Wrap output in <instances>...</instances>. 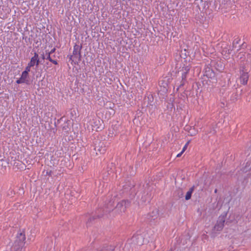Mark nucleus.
Instances as JSON below:
<instances>
[{"mask_svg":"<svg viewBox=\"0 0 251 251\" xmlns=\"http://www.w3.org/2000/svg\"><path fill=\"white\" fill-rule=\"evenodd\" d=\"M144 237L142 234H134L132 237L128 240V244H131V250H138V246H142L143 244Z\"/></svg>","mask_w":251,"mask_h":251,"instance_id":"3","label":"nucleus"},{"mask_svg":"<svg viewBox=\"0 0 251 251\" xmlns=\"http://www.w3.org/2000/svg\"><path fill=\"white\" fill-rule=\"evenodd\" d=\"M190 69V66L189 65H184L180 70V72H181V79L177 80L176 82V85L177 87L176 89L177 91L184 86L186 82L187 74L189 72Z\"/></svg>","mask_w":251,"mask_h":251,"instance_id":"2","label":"nucleus"},{"mask_svg":"<svg viewBox=\"0 0 251 251\" xmlns=\"http://www.w3.org/2000/svg\"><path fill=\"white\" fill-rule=\"evenodd\" d=\"M217 189H215V191H214V192H215V193H217Z\"/></svg>","mask_w":251,"mask_h":251,"instance_id":"27","label":"nucleus"},{"mask_svg":"<svg viewBox=\"0 0 251 251\" xmlns=\"http://www.w3.org/2000/svg\"><path fill=\"white\" fill-rule=\"evenodd\" d=\"M92 218H90L89 219L90 221H91Z\"/></svg>","mask_w":251,"mask_h":251,"instance_id":"30","label":"nucleus"},{"mask_svg":"<svg viewBox=\"0 0 251 251\" xmlns=\"http://www.w3.org/2000/svg\"><path fill=\"white\" fill-rule=\"evenodd\" d=\"M50 62H51V63H53L55 65H57L58 64L57 61L56 60H53L52 59L50 60Z\"/></svg>","mask_w":251,"mask_h":251,"instance_id":"23","label":"nucleus"},{"mask_svg":"<svg viewBox=\"0 0 251 251\" xmlns=\"http://www.w3.org/2000/svg\"><path fill=\"white\" fill-rule=\"evenodd\" d=\"M114 206V201H110L108 203L105 204V207L103 210L105 212H110L111 210H113Z\"/></svg>","mask_w":251,"mask_h":251,"instance_id":"10","label":"nucleus"},{"mask_svg":"<svg viewBox=\"0 0 251 251\" xmlns=\"http://www.w3.org/2000/svg\"><path fill=\"white\" fill-rule=\"evenodd\" d=\"M194 190V186L192 187L189 190V191L187 192L186 195L185 196V200H189L191 199L192 194Z\"/></svg>","mask_w":251,"mask_h":251,"instance_id":"12","label":"nucleus"},{"mask_svg":"<svg viewBox=\"0 0 251 251\" xmlns=\"http://www.w3.org/2000/svg\"><path fill=\"white\" fill-rule=\"evenodd\" d=\"M221 69L223 70V67L222 65L221 66Z\"/></svg>","mask_w":251,"mask_h":251,"instance_id":"26","label":"nucleus"},{"mask_svg":"<svg viewBox=\"0 0 251 251\" xmlns=\"http://www.w3.org/2000/svg\"><path fill=\"white\" fill-rule=\"evenodd\" d=\"M240 41V39L239 38H236L234 39V41H233L232 43V48H236V45L239 44V42Z\"/></svg>","mask_w":251,"mask_h":251,"instance_id":"14","label":"nucleus"},{"mask_svg":"<svg viewBox=\"0 0 251 251\" xmlns=\"http://www.w3.org/2000/svg\"><path fill=\"white\" fill-rule=\"evenodd\" d=\"M226 215H221L219 217L217 223L213 229V231H221L225 225Z\"/></svg>","mask_w":251,"mask_h":251,"instance_id":"6","label":"nucleus"},{"mask_svg":"<svg viewBox=\"0 0 251 251\" xmlns=\"http://www.w3.org/2000/svg\"><path fill=\"white\" fill-rule=\"evenodd\" d=\"M189 142H190V141H188V142L185 144V145H184V146L183 147V149H182V152H184V151L186 150V149H187V148L188 145H189Z\"/></svg>","mask_w":251,"mask_h":251,"instance_id":"20","label":"nucleus"},{"mask_svg":"<svg viewBox=\"0 0 251 251\" xmlns=\"http://www.w3.org/2000/svg\"><path fill=\"white\" fill-rule=\"evenodd\" d=\"M247 61L251 64V48L248 52L247 55Z\"/></svg>","mask_w":251,"mask_h":251,"instance_id":"15","label":"nucleus"},{"mask_svg":"<svg viewBox=\"0 0 251 251\" xmlns=\"http://www.w3.org/2000/svg\"><path fill=\"white\" fill-rule=\"evenodd\" d=\"M16 83L17 84H21V83H25V81H24L22 78L20 77L19 79L17 80Z\"/></svg>","mask_w":251,"mask_h":251,"instance_id":"19","label":"nucleus"},{"mask_svg":"<svg viewBox=\"0 0 251 251\" xmlns=\"http://www.w3.org/2000/svg\"><path fill=\"white\" fill-rule=\"evenodd\" d=\"M129 203L130 201L128 200H122L117 203L115 210L118 211L119 213L125 212Z\"/></svg>","mask_w":251,"mask_h":251,"instance_id":"7","label":"nucleus"},{"mask_svg":"<svg viewBox=\"0 0 251 251\" xmlns=\"http://www.w3.org/2000/svg\"><path fill=\"white\" fill-rule=\"evenodd\" d=\"M159 216V211L157 209H154L151 212H149L146 216L148 222H152L158 218Z\"/></svg>","mask_w":251,"mask_h":251,"instance_id":"8","label":"nucleus"},{"mask_svg":"<svg viewBox=\"0 0 251 251\" xmlns=\"http://www.w3.org/2000/svg\"><path fill=\"white\" fill-rule=\"evenodd\" d=\"M55 48H53L50 51H48V53H50V54H51L55 52Z\"/></svg>","mask_w":251,"mask_h":251,"instance_id":"22","label":"nucleus"},{"mask_svg":"<svg viewBox=\"0 0 251 251\" xmlns=\"http://www.w3.org/2000/svg\"><path fill=\"white\" fill-rule=\"evenodd\" d=\"M31 67H32V66H31V65H30V64L28 63L27 66L25 67L24 72L27 73V74H28V73L30 71V69Z\"/></svg>","mask_w":251,"mask_h":251,"instance_id":"17","label":"nucleus"},{"mask_svg":"<svg viewBox=\"0 0 251 251\" xmlns=\"http://www.w3.org/2000/svg\"><path fill=\"white\" fill-rule=\"evenodd\" d=\"M82 46L75 44L73 47V55H68L70 61L74 62L75 64H78L81 61V50Z\"/></svg>","mask_w":251,"mask_h":251,"instance_id":"4","label":"nucleus"},{"mask_svg":"<svg viewBox=\"0 0 251 251\" xmlns=\"http://www.w3.org/2000/svg\"><path fill=\"white\" fill-rule=\"evenodd\" d=\"M28 76V74H27V73H26V72L23 71L22 73V75L20 77L22 78V79H23L24 81H25V83H27V82L28 81L27 80Z\"/></svg>","mask_w":251,"mask_h":251,"instance_id":"13","label":"nucleus"},{"mask_svg":"<svg viewBox=\"0 0 251 251\" xmlns=\"http://www.w3.org/2000/svg\"><path fill=\"white\" fill-rule=\"evenodd\" d=\"M228 53L229 54L230 53V51H229V50H228Z\"/></svg>","mask_w":251,"mask_h":251,"instance_id":"28","label":"nucleus"},{"mask_svg":"<svg viewBox=\"0 0 251 251\" xmlns=\"http://www.w3.org/2000/svg\"><path fill=\"white\" fill-rule=\"evenodd\" d=\"M98 148V147H96L95 148V150H96V148Z\"/></svg>","mask_w":251,"mask_h":251,"instance_id":"29","label":"nucleus"},{"mask_svg":"<svg viewBox=\"0 0 251 251\" xmlns=\"http://www.w3.org/2000/svg\"><path fill=\"white\" fill-rule=\"evenodd\" d=\"M47 250H50L51 249H47Z\"/></svg>","mask_w":251,"mask_h":251,"instance_id":"31","label":"nucleus"},{"mask_svg":"<svg viewBox=\"0 0 251 251\" xmlns=\"http://www.w3.org/2000/svg\"><path fill=\"white\" fill-rule=\"evenodd\" d=\"M239 80L241 84L245 85L247 84L249 75V71L245 66L242 65L239 67Z\"/></svg>","mask_w":251,"mask_h":251,"instance_id":"5","label":"nucleus"},{"mask_svg":"<svg viewBox=\"0 0 251 251\" xmlns=\"http://www.w3.org/2000/svg\"><path fill=\"white\" fill-rule=\"evenodd\" d=\"M238 98V96L237 94H235V96L233 97V96H231V100H236Z\"/></svg>","mask_w":251,"mask_h":251,"instance_id":"21","label":"nucleus"},{"mask_svg":"<svg viewBox=\"0 0 251 251\" xmlns=\"http://www.w3.org/2000/svg\"><path fill=\"white\" fill-rule=\"evenodd\" d=\"M25 235L24 231L20 230L17 234L16 240L14 241L12 248L14 251L22 250L25 246Z\"/></svg>","mask_w":251,"mask_h":251,"instance_id":"1","label":"nucleus"},{"mask_svg":"<svg viewBox=\"0 0 251 251\" xmlns=\"http://www.w3.org/2000/svg\"><path fill=\"white\" fill-rule=\"evenodd\" d=\"M28 63L32 67L34 66H38L40 63V59L39 58V55L37 52H34V56L31 58L30 61Z\"/></svg>","mask_w":251,"mask_h":251,"instance_id":"9","label":"nucleus"},{"mask_svg":"<svg viewBox=\"0 0 251 251\" xmlns=\"http://www.w3.org/2000/svg\"><path fill=\"white\" fill-rule=\"evenodd\" d=\"M41 58H42V59L43 60L45 59V58H46V56H45V54H44V53H43V54H41Z\"/></svg>","mask_w":251,"mask_h":251,"instance_id":"25","label":"nucleus"},{"mask_svg":"<svg viewBox=\"0 0 251 251\" xmlns=\"http://www.w3.org/2000/svg\"><path fill=\"white\" fill-rule=\"evenodd\" d=\"M183 153V152H182V151H181L180 153L177 154V155H176V157H180Z\"/></svg>","mask_w":251,"mask_h":251,"instance_id":"24","label":"nucleus"},{"mask_svg":"<svg viewBox=\"0 0 251 251\" xmlns=\"http://www.w3.org/2000/svg\"><path fill=\"white\" fill-rule=\"evenodd\" d=\"M103 251H120L121 248L118 246H115L114 245H109L104 247L102 249Z\"/></svg>","mask_w":251,"mask_h":251,"instance_id":"11","label":"nucleus"},{"mask_svg":"<svg viewBox=\"0 0 251 251\" xmlns=\"http://www.w3.org/2000/svg\"><path fill=\"white\" fill-rule=\"evenodd\" d=\"M46 54L47 55V57H46L45 59L49 60L50 61L52 59V57H51V54L50 53H48V50L45 51Z\"/></svg>","mask_w":251,"mask_h":251,"instance_id":"16","label":"nucleus"},{"mask_svg":"<svg viewBox=\"0 0 251 251\" xmlns=\"http://www.w3.org/2000/svg\"><path fill=\"white\" fill-rule=\"evenodd\" d=\"M98 150L101 153H103L105 151V147L102 148V147H101L100 149L99 148Z\"/></svg>","mask_w":251,"mask_h":251,"instance_id":"18","label":"nucleus"}]
</instances>
